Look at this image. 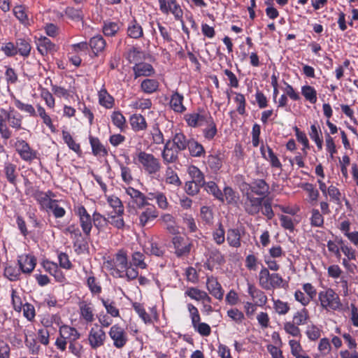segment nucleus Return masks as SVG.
<instances>
[{
    "label": "nucleus",
    "instance_id": "nucleus-1",
    "mask_svg": "<svg viewBox=\"0 0 358 358\" xmlns=\"http://www.w3.org/2000/svg\"><path fill=\"white\" fill-rule=\"evenodd\" d=\"M134 160L137 161V163L142 166L145 173L152 177L157 176L162 168L159 159L152 154L145 151L140 150L137 152Z\"/></svg>",
    "mask_w": 358,
    "mask_h": 358
},
{
    "label": "nucleus",
    "instance_id": "nucleus-2",
    "mask_svg": "<svg viewBox=\"0 0 358 358\" xmlns=\"http://www.w3.org/2000/svg\"><path fill=\"white\" fill-rule=\"evenodd\" d=\"M320 306L326 310H338L342 307L338 294L331 288H325L318 293Z\"/></svg>",
    "mask_w": 358,
    "mask_h": 358
},
{
    "label": "nucleus",
    "instance_id": "nucleus-3",
    "mask_svg": "<svg viewBox=\"0 0 358 358\" xmlns=\"http://www.w3.org/2000/svg\"><path fill=\"white\" fill-rule=\"evenodd\" d=\"M87 339L90 347L95 350L104 345L106 335L102 328L99 324H95L90 329Z\"/></svg>",
    "mask_w": 358,
    "mask_h": 358
},
{
    "label": "nucleus",
    "instance_id": "nucleus-4",
    "mask_svg": "<svg viewBox=\"0 0 358 358\" xmlns=\"http://www.w3.org/2000/svg\"><path fill=\"white\" fill-rule=\"evenodd\" d=\"M75 213L79 217L80 227L85 236L88 237L92 228V220L90 215L83 206H78L75 208Z\"/></svg>",
    "mask_w": 358,
    "mask_h": 358
},
{
    "label": "nucleus",
    "instance_id": "nucleus-5",
    "mask_svg": "<svg viewBox=\"0 0 358 358\" xmlns=\"http://www.w3.org/2000/svg\"><path fill=\"white\" fill-rule=\"evenodd\" d=\"M161 11L164 14L171 13L176 20L182 21L183 12L176 0H158Z\"/></svg>",
    "mask_w": 358,
    "mask_h": 358
},
{
    "label": "nucleus",
    "instance_id": "nucleus-6",
    "mask_svg": "<svg viewBox=\"0 0 358 358\" xmlns=\"http://www.w3.org/2000/svg\"><path fill=\"white\" fill-rule=\"evenodd\" d=\"M109 336L113 341V345L117 349H121L127 344L128 338L124 330L118 325H113L108 332Z\"/></svg>",
    "mask_w": 358,
    "mask_h": 358
},
{
    "label": "nucleus",
    "instance_id": "nucleus-7",
    "mask_svg": "<svg viewBox=\"0 0 358 358\" xmlns=\"http://www.w3.org/2000/svg\"><path fill=\"white\" fill-rule=\"evenodd\" d=\"M1 113L4 115L9 125L16 129L20 130L22 127V116L16 111L13 108L10 107L8 110L1 108Z\"/></svg>",
    "mask_w": 358,
    "mask_h": 358
},
{
    "label": "nucleus",
    "instance_id": "nucleus-8",
    "mask_svg": "<svg viewBox=\"0 0 358 358\" xmlns=\"http://www.w3.org/2000/svg\"><path fill=\"white\" fill-rule=\"evenodd\" d=\"M263 198L255 197L252 194L247 193V197L244 202L245 211L250 215H257L261 208Z\"/></svg>",
    "mask_w": 358,
    "mask_h": 358
},
{
    "label": "nucleus",
    "instance_id": "nucleus-9",
    "mask_svg": "<svg viewBox=\"0 0 358 358\" xmlns=\"http://www.w3.org/2000/svg\"><path fill=\"white\" fill-rule=\"evenodd\" d=\"M173 244L178 257L187 255L192 248V243L181 236H175L173 238Z\"/></svg>",
    "mask_w": 358,
    "mask_h": 358
},
{
    "label": "nucleus",
    "instance_id": "nucleus-10",
    "mask_svg": "<svg viewBox=\"0 0 358 358\" xmlns=\"http://www.w3.org/2000/svg\"><path fill=\"white\" fill-rule=\"evenodd\" d=\"M80 316L87 323L94 320V305L87 301H81L78 303Z\"/></svg>",
    "mask_w": 358,
    "mask_h": 358
},
{
    "label": "nucleus",
    "instance_id": "nucleus-11",
    "mask_svg": "<svg viewBox=\"0 0 358 358\" xmlns=\"http://www.w3.org/2000/svg\"><path fill=\"white\" fill-rule=\"evenodd\" d=\"M248 293L251 296L253 303L258 306H264L267 303V296L264 292L250 282H248Z\"/></svg>",
    "mask_w": 358,
    "mask_h": 358
},
{
    "label": "nucleus",
    "instance_id": "nucleus-12",
    "mask_svg": "<svg viewBox=\"0 0 358 358\" xmlns=\"http://www.w3.org/2000/svg\"><path fill=\"white\" fill-rule=\"evenodd\" d=\"M206 287L210 294L218 300H222L224 296V290L217 278L208 276L206 281Z\"/></svg>",
    "mask_w": 358,
    "mask_h": 358
},
{
    "label": "nucleus",
    "instance_id": "nucleus-13",
    "mask_svg": "<svg viewBox=\"0 0 358 358\" xmlns=\"http://www.w3.org/2000/svg\"><path fill=\"white\" fill-rule=\"evenodd\" d=\"M125 192L138 208H142L148 205L145 196L139 190L129 187L125 189Z\"/></svg>",
    "mask_w": 358,
    "mask_h": 358
},
{
    "label": "nucleus",
    "instance_id": "nucleus-14",
    "mask_svg": "<svg viewBox=\"0 0 358 358\" xmlns=\"http://www.w3.org/2000/svg\"><path fill=\"white\" fill-rule=\"evenodd\" d=\"M209 117L210 115L206 113H192L185 115V118L189 126L196 127L204 125L205 122H208Z\"/></svg>",
    "mask_w": 358,
    "mask_h": 358
},
{
    "label": "nucleus",
    "instance_id": "nucleus-15",
    "mask_svg": "<svg viewBox=\"0 0 358 358\" xmlns=\"http://www.w3.org/2000/svg\"><path fill=\"white\" fill-rule=\"evenodd\" d=\"M16 150L20 157L26 161L32 160L36 157L35 152L30 148L27 142L23 140H17L15 143Z\"/></svg>",
    "mask_w": 358,
    "mask_h": 358
},
{
    "label": "nucleus",
    "instance_id": "nucleus-16",
    "mask_svg": "<svg viewBox=\"0 0 358 358\" xmlns=\"http://www.w3.org/2000/svg\"><path fill=\"white\" fill-rule=\"evenodd\" d=\"M18 264L23 273H30L36 266V259L34 256L22 255L18 258Z\"/></svg>",
    "mask_w": 358,
    "mask_h": 358
},
{
    "label": "nucleus",
    "instance_id": "nucleus-17",
    "mask_svg": "<svg viewBox=\"0 0 358 358\" xmlns=\"http://www.w3.org/2000/svg\"><path fill=\"white\" fill-rule=\"evenodd\" d=\"M53 197H55V194L51 191H48L46 192L37 191L34 193L35 199L43 210H46L47 208L52 203L54 200Z\"/></svg>",
    "mask_w": 358,
    "mask_h": 358
},
{
    "label": "nucleus",
    "instance_id": "nucleus-18",
    "mask_svg": "<svg viewBox=\"0 0 358 358\" xmlns=\"http://www.w3.org/2000/svg\"><path fill=\"white\" fill-rule=\"evenodd\" d=\"M171 141H168L164 148L162 157L164 163H173L178 159V152H180L174 146L170 147Z\"/></svg>",
    "mask_w": 358,
    "mask_h": 358
},
{
    "label": "nucleus",
    "instance_id": "nucleus-19",
    "mask_svg": "<svg viewBox=\"0 0 358 358\" xmlns=\"http://www.w3.org/2000/svg\"><path fill=\"white\" fill-rule=\"evenodd\" d=\"M145 209L139 213V224L144 227L147 224L153 221L157 216L158 213L154 206H150L149 204Z\"/></svg>",
    "mask_w": 358,
    "mask_h": 358
},
{
    "label": "nucleus",
    "instance_id": "nucleus-20",
    "mask_svg": "<svg viewBox=\"0 0 358 358\" xmlns=\"http://www.w3.org/2000/svg\"><path fill=\"white\" fill-rule=\"evenodd\" d=\"M37 48L39 52L44 55L53 53L57 51L55 45L46 37H41L37 42Z\"/></svg>",
    "mask_w": 358,
    "mask_h": 358
},
{
    "label": "nucleus",
    "instance_id": "nucleus-21",
    "mask_svg": "<svg viewBox=\"0 0 358 358\" xmlns=\"http://www.w3.org/2000/svg\"><path fill=\"white\" fill-rule=\"evenodd\" d=\"M59 335L68 340L69 343L76 341L80 336V334L75 328L68 325H63L59 328Z\"/></svg>",
    "mask_w": 358,
    "mask_h": 358
},
{
    "label": "nucleus",
    "instance_id": "nucleus-22",
    "mask_svg": "<svg viewBox=\"0 0 358 358\" xmlns=\"http://www.w3.org/2000/svg\"><path fill=\"white\" fill-rule=\"evenodd\" d=\"M251 192L261 196H266L269 193V186L264 180L258 179L252 183Z\"/></svg>",
    "mask_w": 358,
    "mask_h": 358
},
{
    "label": "nucleus",
    "instance_id": "nucleus-23",
    "mask_svg": "<svg viewBox=\"0 0 358 358\" xmlns=\"http://www.w3.org/2000/svg\"><path fill=\"white\" fill-rule=\"evenodd\" d=\"M133 71L136 78L140 76H150L155 73L152 65L148 63L136 64Z\"/></svg>",
    "mask_w": 358,
    "mask_h": 358
},
{
    "label": "nucleus",
    "instance_id": "nucleus-24",
    "mask_svg": "<svg viewBox=\"0 0 358 358\" xmlns=\"http://www.w3.org/2000/svg\"><path fill=\"white\" fill-rule=\"evenodd\" d=\"M182 101L183 96L178 92H175L171 96L170 106L175 112L182 113L186 110Z\"/></svg>",
    "mask_w": 358,
    "mask_h": 358
},
{
    "label": "nucleus",
    "instance_id": "nucleus-25",
    "mask_svg": "<svg viewBox=\"0 0 358 358\" xmlns=\"http://www.w3.org/2000/svg\"><path fill=\"white\" fill-rule=\"evenodd\" d=\"M89 45L93 52L96 55L104 50L106 41L101 36L97 35L91 38Z\"/></svg>",
    "mask_w": 358,
    "mask_h": 358
},
{
    "label": "nucleus",
    "instance_id": "nucleus-26",
    "mask_svg": "<svg viewBox=\"0 0 358 358\" xmlns=\"http://www.w3.org/2000/svg\"><path fill=\"white\" fill-rule=\"evenodd\" d=\"M289 345L290 347L291 354L295 358H305V356L308 355L299 341L294 339L289 340Z\"/></svg>",
    "mask_w": 358,
    "mask_h": 358
},
{
    "label": "nucleus",
    "instance_id": "nucleus-27",
    "mask_svg": "<svg viewBox=\"0 0 358 358\" xmlns=\"http://www.w3.org/2000/svg\"><path fill=\"white\" fill-rule=\"evenodd\" d=\"M172 141L173 146H174L179 151H182L187 148L190 141L188 140L183 134L176 133L173 136Z\"/></svg>",
    "mask_w": 358,
    "mask_h": 358
},
{
    "label": "nucleus",
    "instance_id": "nucleus-28",
    "mask_svg": "<svg viewBox=\"0 0 358 358\" xmlns=\"http://www.w3.org/2000/svg\"><path fill=\"white\" fill-rule=\"evenodd\" d=\"M132 129L135 131H142L147 128L145 119L141 115H133L130 118Z\"/></svg>",
    "mask_w": 358,
    "mask_h": 358
},
{
    "label": "nucleus",
    "instance_id": "nucleus-29",
    "mask_svg": "<svg viewBox=\"0 0 358 358\" xmlns=\"http://www.w3.org/2000/svg\"><path fill=\"white\" fill-rule=\"evenodd\" d=\"M227 241L230 246L239 248L241 246L240 231L236 229H229L227 231Z\"/></svg>",
    "mask_w": 358,
    "mask_h": 358
},
{
    "label": "nucleus",
    "instance_id": "nucleus-30",
    "mask_svg": "<svg viewBox=\"0 0 358 358\" xmlns=\"http://www.w3.org/2000/svg\"><path fill=\"white\" fill-rule=\"evenodd\" d=\"M127 34L132 38H139L143 36V28L136 20H134L128 26Z\"/></svg>",
    "mask_w": 358,
    "mask_h": 358
},
{
    "label": "nucleus",
    "instance_id": "nucleus-31",
    "mask_svg": "<svg viewBox=\"0 0 358 358\" xmlns=\"http://www.w3.org/2000/svg\"><path fill=\"white\" fill-rule=\"evenodd\" d=\"M161 221L165 225L167 231L172 234H176L178 232V227L176 225L173 217L170 214H164L161 217Z\"/></svg>",
    "mask_w": 358,
    "mask_h": 358
},
{
    "label": "nucleus",
    "instance_id": "nucleus-32",
    "mask_svg": "<svg viewBox=\"0 0 358 358\" xmlns=\"http://www.w3.org/2000/svg\"><path fill=\"white\" fill-rule=\"evenodd\" d=\"M16 48L17 53L22 57H28L31 48L29 42L24 38H18L16 40Z\"/></svg>",
    "mask_w": 358,
    "mask_h": 358
},
{
    "label": "nucleus",
    "instance_id": "nucleus-33",
    "mask_svg": "<svg viewBox=\"0 0 358 358\" xmlns=\"http://www.w3.org/2000/svg\"><path fill=\"white\" fill-rule=\"evenodd\" d=\"M266 149H267V152H268V156H266L265 154L264 146L262 145L260 148L261 152H262V155H263V157L266 159H267L270 162V163L273 167L281 168L282 164H281L280 162L279 161L278 158L276 157V155L274 154V152L271 150V148H270L269 147H267Z\"/></svg>",
    "mask_w": 358,
    "mask_h": 358
},
{
    "label": "nucleus",
    "instance_id": "nucleus-34",
    "mask_svg": "<svg viewBox=\"0 0 358 358\" xmlns=\"http://www.w3.org/2000/svg\"><path fill=\"white\" fill-rule=\"evenodd\" d=\"M188 173L192 179V181L203 186L205 185L203 175L196 166H190L188 168Z\"/></svg>",
    "mask_w": 358,
    "mask_h": 358
},
{
    "label": "nucleus",
    "instance_id": "nucleus-35",
    "mask_svg": "<svg viewBox=\"0 0 358 358\" xmlns=\"http://www.w3.org/2000/svg\"><path fill=\"white\" fill-rule=\"evenodd\" d=\"M90 142L92 148V152L95 155L105 156L108 152L105 147L100 143L97 138L90 137Z\"/></svg>",
    "mask_w": 358,
    "mask_h": 358
},
{
    "label": "nucleus",
    "instance_id": "nucleus-36",
    "mask_svg": "<svg viewBox=\"0 0 358 358\" xmlns=\"http://www.w3.org/2000/svg\"><path fill=\"white\" fill-rule=\"evenodd\" d=\"M145 255L141 252H134L131 255V265L136 268L145 269L147 268V264L145 261Z\"/></svg>",
    "mask_w": 358,
    "mask_h": 358
},
{
    "label": "nucleus",
    "instance_id": "nucleus-37",
    "mask_svg": "<svg viewBox=\"0 0 358 358\" xmlns=\"http://www.w3.org/2000/svg\"><path fill=\"white\" fill-rule=\"evenodd\" d=\"M141 90L147 94L156 92L159 87V83L155 79H145L141 85Z\"/></svg>",
    "mask_w": 358,
    "mask_h": 358
},
{
    "label": "nucleus",
    "instance_id": "nucleus-38",
    "mask_svg": "<svg viewBox=\"0 0 358 358\" xmlns=\"http://www.w3.org/2000/svg\"><path fill=\"white\" fill-rule=\"evenodd\" d=\"M99 103L107 108H110L113 105V98L107 92L106 89L103 88L99 92Z\"/></svg>",
    "mask_w": 358,
    "mask_h": 358
},
{
    "label": "nucleus",
    "instance_id": "nucleus-39",
    "mask_svg": "<svg viewBox=\"0 0 358 358\" xmlns=\"http://www.w3.org/2000/svg\"><path fill=\"white\" fill-rule=\"evenodd\" d=\"M301 187L308 194V200L309 202L313 203V202H316L319 197V192L313 185L310 183H303L301 185Z\"/></svg>",
    "mask_w": 358,
    "mask_h": 358
},
{
    "label": "nucleus",
    "instance_id": "nucleus-40",
    "mask_svg": "<svg viewBox=\"0 0 358 358\" xmlns=\"http://www.w3.org/2000/svg\"><path fill=\"white\" fill-rule=\"evenodd\" d=\"M15 106L20 110L27 113L30 116L35 117L37 115L36 111L34 106L31 104L22 103L20 100L13 96Z\"/></svg>",
    "mask_w": 358,
    "mask_h": 358
},
{
    "label": "nucleus",
    "instance_id": "nucleus-41",
    "mask_svg": "<svg viewBox=\"0 0 358 358\" xmlns=\"http://www.w3.org/2000/svg\"><path fill=\"white\" fill-rule=\"evenodd\" d=\"M109 205L114 209V213L123 215L124 207L120 199L115 196H110L107 199Z\"/></svg>",
    "mask_w": 358,
    "mask_h": 358
},
{
    "label": "nucleus",
    "instance_id": "nucleus-42",
    "mask_svg": "<svg viewBox=\"0 0 358 358\" xmlns=\"http://www.w3.org/2000/svg\"><path fill=\"white\" fill-rule=\"evenodd\" d=\"M133 308L145 324H150L152 322V317L145 311L144 307L141 303H134Z\"/></svg>",
    "mask_w": 358,
    "mask_h": 358
},
{
    "label": "nucleus",
    "instance_id": "nucleus-43",
    "mask_svg": "<svg viewBox=\"0 0 358 358\" xmlns=\"http://www.w3.org/2000/svg\"><path fill=\"white\" fill-rule=\"evenodd\" d=\"M301 93L306 100L311 103L317 101V92L310 85H305L301 87Z\"/></svg>",
    "mask_w": 358,
    "mask_h": 358
},
{
    "label": "nucleus",
    "instance_id": "nucleus-44",
    "mask_svg": "<svg viewBox=\"0 0 358 358\" xmlns=\"http://www.w3.org/2000/svg\"><path fill=\"white\" fill-rule=\"evenodd\" d=\"M271 277L268 270L263 267L259 273V285L264 289H268L269 281Z\"/></svg>",
    "mask_w": 358,
    "mask_h": 358
},
{
    "label": "nucleus",
    "instance_id": "nucleus-45",
    "mask_svg": "<svg viewBox=\"0 0 358 358\" xmlns=\"http://www.w3.org/2000/svg\"><path fill=\"white\" fill-rule=\"evenodd\" d=\"M165 181L168 184L173 185L177 187L181 185V181L177 173L171 168L169 167L167 168L166 171Z\"/></svg>",
    "mask_w": 358,
    "mask_h": 358
},
{
    "label": "nucleus",
    "instance_id": "nucleus-46",
    "mask_svg": "<svg viewBox=\"0 0 358 358\" xmlns=\"http://www.w3.org/2000/svg\"><path fill=\"white\" fill-rule=\"evenodd\" d=\"M65 233L69 234L71 236V238L74 240L75 245H78L82 238V234L79 228L74 224L69 226L65 229Z\"/></svg>",
    "mask_w": 358,
    "mask_h": 358
},
{
    "label": "nucleus",
    "instance_id": "nucleus-47",
    "mask_svg": "<svg viewBox=\"0 0 358 358\" xmlns=\"http://www.w3.org/2000/svg\"><path fill=\"white\" fill-rule=\"evenodd\" d=\"M13 13L21 23L24 25L29 24V19L24 7L22 6H17L14 7Z\"/></svg>",
    "mask_w": 358,
    "mask_h": 358
},
{
    "label": "nucleus",
    "instance_id": "nucleus-48",
    "mask_svg": "<svg viewBox=\"0 0 358 358\" xmlns=\"http://www.w3.org/2000/svg\"><path fill=\"white\" fill-rule=\"evenodd\" d=\"M308 319V313L306 308H303L302 310L296 312L292 322L296 324V325H303L306 323Z\"/></svg>",
    "mask_w": 358,
    "mask_h": 358
},
{
    "label": "nucleus",
    "instance_id": "nucleus-49",
    "mask_svg": "<svg viewBox=\"0 0 358 358\" xmlns=\"http://www.w3.org/2000/svg\"><path fill=\"white\" fill-rule=\"evenodd\" d=\"M310 220V224L313 227H320L324 224V217L322 214L317 209L312 210Z\"/></svg>",
    "mask_w": 358,
    "mask_h": 358
},
{
    "label": "nucleus",
    "instance_id": "nucleus-50",
    "mask_svg": "<svg viewBox=\"0 0 358 358\" xmlns=\"http://www.w3.org/2000/svg\"><path fill=\"white\" fill-rule=\"evenodd\" d=\"M16 166L10 163H6L4 166V172L7 180L12 184H15L16 180Z\"/></svg>",
    "mask_w": 358,
    "mask_h": 358
},
{
    "label": "nucleus",
    "instance_id": "nucleus-51",
    "mask_svg": "<svg viewBox=\"0 0 358 358\" xmlns=\"http://www.w3.org/2000/svg\"><path fill=\"white\" fill-rule=\"evenodd\" d=\"M187 147L190 155L193 157H200L204 152V149L202 145L194 140H191L189 141Z\"/></svg>",
    "mask_w": 358,
    "mask_h": 358
},
{
    "label": "nucleus",
    "instance_id": "nucleus-52",
    "mask_svg": "<svg viewBox=\"0 0 358 358\" xmlns=\"http://www.w3.org/2000/svg\"><path fill=\"white\" fill-rule=\"evenodd\" d=\"M120 25L116 22H106L103 27V32L107 36H115L120 30Z\"/></svg>",
    "mask_w": 358,
    "mask_h": 358
},
{
    "label": "nucleus",
    "instance_id": "nucleus-53",
    "mask_svg": "<svg viewBox=\"0 0 358 358\" xmlns=\"http://www.w3.org/2000/svg\"><path fill=\"white\" fill-rule=\"evenodd\" d=\"M62 137L64 142L68 145L70 149L76 152H79L80 151V145L73 140V137L68 131H64L62 132Z\"/></svg>",
    "mask_w": 358,
    "mask_h": 358
},
{
    "label": "nucleus",
    "instance_id": "nucleus-54",
    "mask_svg": "<svg viewBox=\"0 0 358 358\" xmlns=\"http://www.w3.org/2000/svg\"><path fill=\"white\" fill-rule=\"evenodd\" d=\"M115 260L117 266L122 270L127 268L130 265L128 262L127 253L124 250L118 251L115 256Z\"/></svg>",
    "mask_w": 358,
    "mask_h": 358
},
{
    "label": "nucleus",
    "instance_id": "nucleus-55",
    "mask_svg": "<svg viewBox=\"0 0 358 358\" xmlns=\"http://www.w3.org/2000/svg\"><path fill=\"white\" fill-rule=\"evenodd\" d=\"M111 119L113 124L120 130L122 131L124 129L126 120L122 113L118 111L113 112L111 115Z\"/></svg>",
    "mask_w": 358,
    "mask_h": 358
},
{
    "label": "nucleus",
    "instance_id": "nucleus-56",
    "mask_svg": "<svg viewBox=\"0 0 358 358\" xmlns=\"http://www.w3.org/2000/svg\"><path fill=\"white\" fill-rule=\"evenodd\" d=\"M87 285L91 292L93 294H99L101 292V287L92 275H90L87 278Z\"/></svg>",
    "mask_w": 358,
    "mask_h": 358
},
{
    "label": "nucleus",
    "instance_id": "nucleus-57",
    "mask_svg": "<svg viewBox=\"0 0 358 358\" xmlns=\"http://www.w3.org/2000/svg\"><path fill=\"white\" fill-rule=\"evenodd\" d=\"M208 122H205L208 127L203 131L204 136L208 139H212L217 133V129L210 116L208 117Z\"/></svg>",
    "mask_w": 358,
    "mask_h": 358
},
{
    "label": "nucleus",
    "instance_id": "nucleus-58",
    "mask_svg": "<svg viewBox=\"0 0 358 358\" xmlns=\"http://www.w3.org/2000/svg\"><path fill=\"white\" fill-rule=\"evenodd\" d=\"M205 293L206 292L196 287H189L185 292V295L196 301L202 300Z\"/></svg>",
    "mask_w": 358,
    "mask_h": 358
},
{
    "label": "nucleus",
    "instance_id": "nucleus-59",
    "mask_svg": "<svg viewBox=\"0 0 358 358\" xmlns=\"http://www.w3.org/2000/svg\"><path fill=\"white\" fill-rule=\"evenodd\" d=\"M3 115L0 114V134L4 139H8L11 137L12 132L6 124V117Z\"/></svg>",
    "mask_w": 358,
    "mask_h": 358
},
{
    "label": "nucleus",
    "instance_id": "nucleus-60",
    "mask_svg": "<svg viewBox=\"0 0 358 358\" xmlns=\"http://www.w3.org/2000/svg\"><path fill=\"white\" fill-rule=\"evenodd\" d=\"M101 301L107 313L110 314L112 317H116L120 315L119 310L116 308L114 302L104 299H102Z\"/></svg>",
    "mask_w": 358,
    "mask_h": 358
},
{
    "label": "nucleus",
    "instance_id": "nucleus-61",
    "mask_svg": "<svg viewBox=\"0 0 358 358\" xmlns=\"http://www.w3.org/2000/svg\"><path fill=\"white\" fill-rule=\"evenodd\" d=\"M152 103L149 99H142L134 101L131 103L130 106L136 109H148L151 107Z\"/></svg>",
    "mask_w": 358,
    "mask_h": 358
},
{
    "label": "nucleus",
    "instance_id": "nucleus-62",
    "mask_svg": "<svg viewBox=\"0 0 358 358\" xmlns=\"http://www.w3.org/2000/svg\"><path fill=\"white\" fill-rule=\"evenodd\" d=\"M227 315L238 324L242 323L245 319L244 314L237 308L229 310L227 311Z\"/></svg>",
    "mask_w": 358,
    "mask_h": 358
},
{
    "label": "nucleus",
    "instance_id": "nucleus-63",
    "mask_svg": "<svg viewBox=\"0 0 358 358\" xmlns=\"http://www.w3.org/2000/svg\"><path fill=\"white\" fill-rule=\"evenodd\" d=\"M1 50L3 51L7 57H13L17 54L16 44L15 45L12 42L3 44L1 48Z\"/></svg>",
    "mask_w": 358,
    "mask_h": 358
},
{
    "label": "nucleus",
    "instance_id": "nucleus-64",
    "mask_svg": "<svg viewBox=\"0 0 358 358\" xmlns=\"http://www.w3.org/2000/svg\"><path fill=\"white\" fill-rule=\"evenodd\" d=\"M284 329L287 334L292 335V336H301V331L298 327V325L293 322H285L284 324Z\"/></svg>",
    "mask_w": 358,
    "mask_h": 358
}]
</instances>
